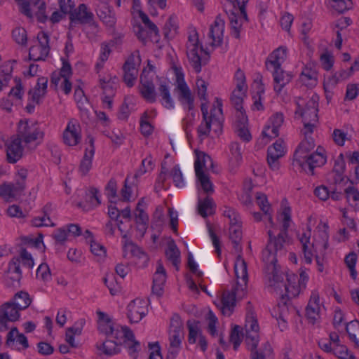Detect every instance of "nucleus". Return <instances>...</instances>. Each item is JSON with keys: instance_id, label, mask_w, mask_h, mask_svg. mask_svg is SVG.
Here are the masks:
<instances>
[{"instance_id": "15", "label": "nucleus", "mask_w": 359, "mask_h": 359, "mask_svg": "<svg viewBox=\"0 0 359 359\" xmlns=\"http://www.w3.org/2000/svg\"><path fill=\"white\" fill-rule=\"evenodd\" d=\"M139 91L142 97L147 102L153 103L156 100L157 93L152 80L149 78L148 74L144 69L140 75Z\"/></svg>"}, {"instance_id": "32", "label": "nucleus", "mask_w": 359, "mask_h": 359, "mask_svg": "<svg viewBox=\"0 0 359 359\" xmlns=\"http://www.w3.org/2000/svg\"><path fill=\"white\" fill-rule=\"evenodd\" d=\"M286 48L280 46L276 49L267 58L266 67L268 70L277 69L281 66V63L286 57Z\"/></svg>"}, {"instance_id": "60", "label": "nucleus", "mask_w": 359, "mask_h": 359, "mask_svg": "<svg viewBox=\"0 0 359 359\" xmlns=\"http://www.w3.org/2000/svg\"><path fill=\"white\" fill-rule=\"evenodd\" d=\"M353 72V71H351V67L347 70H341L340 72H339L338 76L337 78H335V77L330 78V79H329L328 81H327L324 84V88H325V91H327V89L329 87L330 83L334 85L340 79L341 80L347 79L352 75Z\"/></svg>"}, {"instance_id": "12", "label": "nucleus", "mask_w": 359, "mask_h": 359, "mask_svg": "<svg viewBox=\"0 0 359 359\" xmlns=\"http://www.w3.org/2000/svg\"><path fill=\"white\" fill-rule=\"evenodd\" d=\"M18 135L20 140L27 144L38 139L41 140L43 133L39 130L36 123L20 121L18 126Z\"/></svg>"}, {"instance_id": "11", "label": "nucleus", "mask_w": 359, "mask_h": 359, "mask_svg": "<svg viewBox=\"0 0 359 359\" xmlns=\"http://www.w3.org/2000/svg\"><path fill=\"white\" fill-rule=\"evenodd\" d=\"M326 161V156L321 151H317L307 154L304 159L299 158L294 161L293 164L302 168L306 172L313 175L314 168L323 165Z\"/></svg>"}, {"instance_id": "20", "label": "nucleus", "mask_w": 359, "mask_h": 359, "mask_svg": "<svg viewBox=\"0 0 359 359\" xmlns=\"http://www.w3.org/2000/svg\"><path fill=\"white\" fill-rule=\"evenodd\" d=\"M284 116L282 113L277 112L271 116L268 125L266 126L262 131V135L269 139L275 138L279 135V128L283 125Z\"/></svg>"}, {"instance_id": "9", "label": "nucleus", "mask_w": 359, "mask_h": 359, "mask_svg": "<svg viewBox=\"0 0 359 359\" xmlns=\"http://www.w3.org/2000/svg\"><path fill=\"white\" fill-rule=\"evenodd\" d=\"M20 310L11 302H8L0 306V332L10 328L9 323L20 318Z\"/></svg>"}, {"instance_id": "46", "label": "nucleus", "mask_w": 359, "mask_h": 359, "mask_svg": "<svg viewBox=\"0 0 359 359\" xmlns=\"http://www.w3.org/2000/svg\"><path fill=\"white\" fill-rule=\"evenodd\" d=\"M230 25L231 29V35L236 39H240V32L243 25V21L245 20L243 16L240 14L231 13L229 16Z\"/></svg>"}, {"instance_id": "19", "label": "nucleus", "mask_w": 359, "mask_h": 359, "mask_svg": "<svg viewBox=\"0 0 359 359\" xmlns=\"http://www.w3.org/2000/svg\"><path fill=\"white\" fill-rule=\"evenodd\" d=\"M70 20L72 22L78 21L82 24H90L95 29L97 25L93 21V14L88 11L86 5L80 4L77 9H74L70 14Z\"/></svg>"}, {"instance_id": "5", "label": "nucleus", "mask_w": 359, "mask_h": 359, "mask_svg": "<svg viewBox=\"0 0 359 359\" xmlns=\"http://www.w3.org/2000/svg\"><path fill=\"white\" fill-rule=\"evenodd\" d=\"M245 289L241 283H238L231 291L223 292L221 299V312L224 316H230L233 312L237 301L245 295Z\"/></svg>"}, {"instance_id": "8", "label": "nucleus", "mask_w": 359, "mask_h": 359, "mask_svg": "<svg viewBox=\"0 0 359 359\" xmlns=\"http://www.w3.org/2000/svg\"><path fill=\"white\" fill-rule=\"evenodd\" d=\"M198 35L196 31L191 32L188 37L187 43V55L189 61L194 69L195 72L198 73L201 71V58L198 55Z\"/></svg>"}, {"instance_id": "39", "label": "nucleus", "mask_w": 359, "mask_h": 359, "mask_svg": "<svg viewBox=\"0 0 359 359\" xmlns=\"http://www.w3.org/2000/svg\"><path fill=\"white\" fill-rule=\"evenodd\" d=\"M100 19L107 26L112 27L116 22L115 15L111 8L107 4H102L97 11Z\"/></svg>"}, {"instance_id": "38", "label": "nucleus", "mask_w": 359, "mask_h": 359, "mask_svg": "<svg viewBox=\"0 0 359 359\" xmlns=\"http://www.w3.org/2000/svg\"><path fill=\"white\" fill-rule=\"evenodd\" d=\"M74 96L81 116L88 118L90 115L89 109L91 107L87 98L83 95V90L80 88L75 90Z\"/></svg>"}, {"instance_id": "48", "label": "nucleus", "mask_w": 359, "mask_h": 359, "mask_svg": "<svg viewBox=\"0 0 359 359\" xmlns=\"http://www.w3.org/2000/svg\"><path fill=\"white\" fill-rule=\"evenodd\" d=\"M28 170L25 168L17 169L14 177V184L22 189L24 191L27 188V179L28 176Z\"/></svg>"}, {"instance_id": "51", "label": "nucleus", "mask_w": 359, "mask_h": 359, "mask_svg": "<svg viewBox=\"0 0 359 359\" xmlns=\"http://www.w3.org/2000/svg\"><path fill=\"white\" fill-rule=\"evenodd\" d=\"M243 334L242 333V328L239 325H235L230 334V341L233 345V349L236 351L242 342Z\"/></svg>"}, {"instance_id": "30", "label": "nucleus", "mask_w": 359, "mask_h": 359, "mask_svg": "<svg viewBox=\"0 0 359 359\" xmlns=\"http://www.w3.org/2000/svg\"><path fill=\"white\" fill-rule=\"evenodd\" d=\"M22 147L21 146V140L15 138L11 142L7 144L6 157L10 163H16L22 156Z\"/></svg>"}, {"instance_id": "18", "label": "nucleus", "mask_w": 359, "mask_h": 359, "mask_svg": "<svg viewBox=\"0 0 359 359\" xmlns=\"http://www.w3.org/2000/svg\"><path fill=\"white\" fill-rule=\"evenodd\" d=\"M320 298L317 291H313L306 307V316L313 325L320 318Z\"/></svg>"}, {"instance_id": "62", "label": "nucleus", "mask_w": 359, "mask_h": 359, "mask_svg": "<svg viewBox=\"0 0 359 359\" xmlns=\"http://www.w3.org/2000/svg\"><path fill=\"white\" fill-rule=\"evenodd\" d=\"M333 353L340 359H355L354 356L349 353L348 348L340 344L333 346Z\"/></svg>"}, {"instance_id": "24", "label": "nucleus", "mask_w": 359, "mask_h": 359, "mask_svg": "<svg viewBox=\"0 0 359 359\" xmlns=\"http://www.w3.org/2000/svg\"><path fill=\"white\" fill-rule=\"evenodd\" d=\"M302 132L305 136V138L299 144L297 149L295 151L294 154V161H297L299 158L304 159L306 157L308 153L315 147L314 140L311 137L313 132H308L305 126L302 130Z\"/></svg>"}, {"instance_id": "41", "label": "nucleus", "mask_w": 359, "mask_h": 359, "mask_svg": "<svg viewBox=\"0 0 359 359\" xmlns=\"http://www.w3.org/2000/svg\"><path fill=\"white\" fill-rule=\"evenodd\" d=\"M197 158L194 163L195 172H197L198 165L199 172H205L213 166L212 160L210 156L204 152H198L196 154Z\"/></svg>"}, {"instance_id": "16", "label": "nucleus", "mask_w": 359, "mask_h": 359, "mask_svg": "<svg viewBox=\"0 0 359 359\" xmlns=\"http://www.w3.org/2000/svg\"><path fill=\"white\" fill-rule=\"evenodd\" d=\"M224 20L219 16H217L214 23L210 25L208 37L212 41L210 43L212 47L220 46L223 42Z\"/></svg>"}, {"instance_id": "59", "label": "nucleus", "mask_w": 359, "mask_h": 359, "mask_svg": "<svg viewBox=\"0 0 359 359\" xmlns=\"http://www.w3.org/2000/svg\"><path fill=\"white\" fill-rule=\"evenodd\" d=\"M135 222L138 224L139 229L142 231H145L147 229V224L149 221L148 215L144 212L143 209L139 210H135Z\"/></svg>"}, {"instance_id": "22", "label": "nucleus", "mask_w": 359, "mask_h": 359, "mask_svg": "<svg viewBox=\"0 0 359 359\" xmlns=\"http://www.w3.org/2000/svg\"><path fill=\"white\" fill-rule=\"evenodd\" d=\"M79 125L69 121L63 132V142L65 144L73 147L77 145L81 139Z\"/></svg>"}, {"instance_id": "45", "label": "nucleus", "mask_w": 359, "mask_h": 359, "mask_svg": "<svg viewBox=\"0 0 359 359\" xmlns=\"http://www.w3.org/2000/svg\"><path fill=\"white\" fill-rule=\"evenodd\" d=\"M196 176L203 191L207 194H212L214 191L213 184L210 180L209 175L205 172H199V169L198 168Z\"/></svg>"}, {"instance_id": "3", "label": "nucleus", "mask_w": 359, "mask_h": 359, "mask_svg": "<svg viewBox=\"0 0 359 359\" xmlns=\"http://www.w3.org/2000/svg\"><path fill=\"white\" fill-rule=\"evenodd\" d=\"M274 273H271V275H267L269 279V287H273L276 291L280 295V300L278 303L279 307H282L283 311L287 308V303L291 298L296 297L299 293V289L298 287L291 285L290 284L286 285L284 280V274L283 273V278L281 280H278V277L273 276Z\"/></svg>"}, {"instance_id": "13", "label": "nucleus", "mask_w": 359, "mask_h": 359, "mask_svg": "<svg viewBox=\"0 0 359 359\" xmlns=\"http://www.w3.org/2000/svg\"><path fill=\"white\" fill-rule=\"evenodd\" d=\"M37 41L39 44L32 46L29 48V60L34 61L44 60L50 51L48 34L43 32H39L37 35Z\"/></svg>"}, {"instance_id": "17", "label": "nucleus", "mask_w": 359, "mask_h": 359, "mask_svg": "<svg viewBox=\"0 0 359 359\" xmlns=\"http://www.w3.org/2000/svg\"><path fill=\"white\" fill-rule=\"evenodd\" d=\"M24 191L13 182L4 183L0 185V197L7 202L19 200L24 196Z\"/></svg>"}, {"instance_id": "27", "label": "nucleus", "mask_w": 359, "mask_h": 359, "mask_svg": "<svg viewBox=\"0 0 359 359\" xmlns=\"http://www.w3.org/2000/svg\"><path fill=\"white\" fill-rule=\"evenodd\" d=\"M158 94L161 97V104L168 109H173L175 102L170 92V82L166 79H160L158 86Z\"/></svg>"}, {"instance_id": "40", "label": "nucleus", "mask_w": 359, "mask_h": 359, "mask_svg": "<svg viewBox=\"0 0 359 359\" xmlns=\"http://www.w3.org/2000/svg\"><path fill=\"white\" fill-rule=\"evenodd\" d=\"M256 201L260 209L264 212V215L267 217L268 221L271 226H273L274 223L272 219V210L271 205L268 201L267 196L263 193H257Z\"/></svg>"}, {"instance_id": "42", "label": "nucleus", "mask_w": 359, "mask_h": 359, "mask_svg": "<svg viewBox=\"0 0 359 359\" xmlns=\"http://www.w3.org/2000/svg\"><path fill=\"white\" fill-rule=\"evenodd\" d=\"M165 256L167 259L172 262L176 269L178 270L180 263V252L174 241H171L168 243V248L165 250Z\"/></svg>"}, {"instance_id": "43", "label": "nucleus", "mask_w": 359, "mask_h": 359, "mask_svg": "<svg viewBox=\"0 0 359 359\" xmlns=\"http://www.w3.org/2000/svg\"><path fill=\"white\" fill-rule=\"evenodd\" d=\"M32 13L34 12L37 18V20L40 22H45L48 20V17L46 15V4L40 0L35 1L34 3L31 4L30 6ZM33 15L32 14V17Z\"/></svg>"}, {"instance_id": "2", "label": "nucleus", "mask_w": 359, "mask_h": 359, "mask_svg": "<svg viewBox=\"0 0 359 359\" xmlns=\"http://www.w3.org/2000/svg\"><path fill=\"white\" fill-rule=\"evenodd\" d=\"M217 106H214L210 110V119L203 118L201 123L198 126L197 132L199 137L203 140L210 134L211 126L215 127V133L221 131L222 128V104L221 100L217 99Z\"/></svg>"}, {"instance_id": "6", "label": "nucleus", "mask_w": 359, "mask_h": 359, "mask_svg": "<svg viewBox=\"0 0 359 359\" xmlns=\"http://www.w3.org/2000/svg\"><path fill=\"white\" fill-rule=\"evenodd\" d=\"M172 69L176 76V90L178 93L177 98L182 105H187L188 109L189 111L192 110L194 107V97L184 81L182 68L173 66Z\"/></svg>"}, {"instance_id": "63", "label": "nucleus", "mask_w": 359, "mask_h": 359, "mask_svg": "<svg viewBox=\"0 0 359 359\" xmlns=\"http://www.w3.org/2000/svg\"><path fill=\"white\" fill-rule=\"evenodd\" d=\"M351 0H332L331 6L337 12L343 13L351 7Z\"/></svg>"}, {"instance_id": "44", "label": "nucleus", "mask_w": 359, "mask_h": 359, "mask_svg": "<svg viewBox=\"0 0 359 359\" xmlns=\"http://www.w3.org/2000/svg\"><path fill=\"white\" fill-rule=\"evenodd\" d=\"M248 88L236 87L231 96V102L235 109H243V98Z\"/></svg>"}, {"instance_id": "56", "label": "nucleus", "mask_w": 359, "mask_h": 359, "mask_svg": "<svg viewBox=\"0 0 359 359\" xmlns=\"http://www.w3.org/2000/svg\"><path fill=\"white\" fill-rule=\"evenodd\" d=\"M90 251L91 252L97 257V261H101L105 258L107 251L105 248L99 243H97L92 239L90 241Z\"/></svg>"}, {"instance_id": "23", "label": "nucleus", "mask_w": 359, "mask_h": 359, "mask_svg": "<svg viewBox=\"0 0 359 359\" xmlns=\"http://www.w3.org/2000/svg\"><path fill=\"white\" fill-rule=\"evenodd\" d=\"M146 315L144 302L135 299L128 305V318L131 323H137Z\"/></svg>"}, {"instance_id": "4", "label": "nucleus", "mask_w": 359, "mask_h": 359, "mask_svg": "<svg viewBox=\"0 0 359 359\" xmlns=\"http://www.w3.org/2000/svg\"><path fill=\"white\" fill-rule=\"evenodd\" d=\"M318 100L319 97L317 95H313L306 102L304 108L299 103H297L296 113L300 112L304 126L306 127L307 133L313 132L315 123L318 121Z\"/></svg>"}, {"instance_id": "37", "label": "nucleus", "mask_w": 359, "mask_h": 359, "mask_svg": "<svg viewBox=\"0 0 359 359\" xmlns=\"http://www.w3.org/2000/svg\"><path fill=\"white\" fill-rule=\"evenodd\" d=\"M317 71L308 65L302 70L300 74L301 82L308 87H313L317 84Z\"/></svg>"}, {"instance_id": "36", "label": "nucleus", "mask_w": 359, "mask_h": 359, "mask_svg": "<svg viewBox=\"0 0 359 359\" xmlns=\"http://www.w3.org/2000/svg\"><path fill=\"white\" fill-rule=\"evenodd\" d=\"M229 238L233 245L235 250L241 252L242 250L240 245L242 239L241 222L233 223L229 226Z\"/></svg>"}, {"instance_id": "64", "label": "nucleus", "mask_w": 359, "mask_h": 359, "mask_svg": "<svg viewBox=\"0 0 359 359\" xmlns=\"http://www.w3.org/2000/svg\"><path fill=\"white\" fill-rule=\"evenodd\" d=\"M170 176L172 178L175 185L177 187H182L184 185L182 173L178 165L173 167L170 171Z\"/></svg>"}, {"instance_id": "25", "label": "nucleus", "mask_w": 359, "mask_h": 359, "mask_svg": "<svg viewBox=\"0 0 359 359\" xmlns=\"http://www.w3.org/2000/svg\"><path fill=\"white\" fill-rule=\"evenodd\" d=\"M299 242L302 245L304 259L306 263L311 264L313 257V243L310 242L311 236V229L310 226H307V229L302 233L297 235Z\"/></svg>"}, {"instance_id": "33", "label": "nucleus", "mask_w": 359, "mask_h": 359, "mask_svg": "<svg viewBox=\"0 0 359 359\" xmlns=\"http://www.w3.org/2000/svg\"><path fill=\"white\" fill-rule=\"evenodd\" d=\"M270 71L273 76L274 90L280 93L283 88L291 81L292 75L289 72H284L280 67Z\"/></svg>"}, {"instance_id": "55", "label": "nucleus", "mask_w": 359, "mask_h": 359, "mask_svg": "<svg viewBox=\"0 0 359 359\" xmlns=\"http://www.w3.org/2000/svg\"><path fill=\"white\" fill-rule=\"evenodd\" d=\"M180 333H184L183 323L180 316L174 314L170 319L169 334H180Z\"/></svg>"}, {"instance_id": "7", "label": "nucleus", "mask_w": 359, "mask_h": 359, "mask_svg": "<svg viewBox=\"0 0 359 359\" xmlns=\"http://www.w3.org/2000/svg\"><path fill=\"white\" fill-rule=\"evenodd\" d=\"M122 237L126 239L123 244V257H133L135 264L138 267H145L149 262L148 255L140 247L129 241L126 233H123Z\"/></svg>"}, {"instance_id": "57", "label": "nucleus", "mask_w": 359, "mask_h": 359, "mask_svg": "<svg viewBox=\"0 0 359 359\" xmlns=\"http://www.w3.org/2000/svg\"><path fill=\"white\" fill-rule=\"evenodd\" d=\"M24 92L20 83H16L15 86L10 90L8 97L11 98L15 104H20Z\"/></svg>"}, {"instance_id": "28", "label": "nucleus", "mask_w": 359, "mask_h": 359, "mask_svg": "<svg viewBox=\"0 0 359 359\" xmlns=\"http://www.w3.org/2000/svg\"><path fill=\"white\" fill-rule=\"evenodd\" d=\"M97 314L98 330L107 336L113 335L114 338L118 339V331L114 330L113 323L108 315L102 311H97Z\"/></svg>"}, {"instance_id": "54", "label": "nucleus", "mask_w": 359, "mask_h": 359, "mask_svg": "<svg viewBox=\"0 0 359 359\" xmlns=\"http://www.w3.org/2000/svg\"><path fill=\"white\" fill-rule=\"evenodd\" d=\"M213 204L212 199L207 196L204 200H199L198 212L203 217H206L210 213Z\"/></svg>"}, {"instance_id": "52", "label": "nucleus", "mask_w": 359, "mask_h": 359, "mask_svg": "<svg viewBox=\"0 0 359 359\" xmlns=\"http://www.w3.org/2000/svg\"><path fill=\"white\" fill-rule=\"evenodd\" d=\"M97 347L107 355H112L119 352L117 344L112 340H106L100 346H97Z\"/></svg>"}, {"instance_id": "21", "label": "nucleus", "mask_w": 359, "mask_h": 359, "mask_svg": "<svg viewBox=\"0 0 359 359\" xmlns=\"http://www.w3.org/2000/svg\"><path fill=\"white\" fill-rule=\"evenodd\" d=\"M166 271L161 260L157 262L156 271L153 277L152 292L160 297L163 293V287L166 281Z\"/></svg>"}, {"instance_id": "35", "label": "nucleus", "mask_w": 359, "mask_h": 359, "mask_svg": "<svg viewBox=\"0 0 359 359\" xmlns=\"http://www.w3.org/2000/svg\"><path fill=\"white\" fill-rule=\"evenodd\" d=\"M184 339V333L180 334H169V346L166 359H175L181 348L182 341Z\"/></svg>"}, {"instance_id": "47", "label": "nucleus", "mask_w": 359, "mask_h": 359, "mask_svg": "<svg viewBox=\"0 0 359 359\" xmlns=\"http://www.w3.org/2000/svg\"><path fill=\"white\" fill-rule=\"evenodd\" d=\"M20 311L27 309L31 304V299L28 293L20 292L17 293L11 301Z\"/></svg>"}, {"instance_id": "50", "label": "nucleus", "mask_w": 359, "mask_h": 359, "mask_svg": "<svg viewBox=\"0 0 359 359\" xmlns=\"http://www.w3.org/2000/svg\"><path fill=\"white\" fill-rule=\"evenodd\" d=\"M99 190L95 187H90L86 192V202L90 208L97 207L101 203Z\"/></svg>"}, {"instance_id": "26", "label": "nucleus", "mask_w": 359, "mask_h": 359, "mask_svg": "<svg viewBox=\"0 0 359 359\" xmlns=\"http://www.w3.org/2000/svg\"><path fill=\"white\" fill-rule=\"evenodd\" d=\"M285 154L284 147L280 142H276L268 148L267 161L273 170H278L279 168L278 160Z\"/></svg>"}, {"instance_id": "61", "label": "nucleus", "mask_w": 359, "mask_h": 359, "mask_svg": "<svg viewBox=\"0 0 359 359\" xmlns=\"http://www.w3.org/2000/svg\"><path fill=\"white\" fill-rule=\"evenodd\" d=\"M12 36L14 41L20 45H25L27 41L26 30L22 27H16L13 30Z\"/></svg>"}, {"instance_id": "34", "label": "nucleus", "mask_w": 359, "mask_h": 359, "mask_svg": "<svg viewBox=\"0 0 359 359\" xmlns=\"http://www.w3.org/2000/svg\"><path fill=\"white\" fill-rule=\"evenodd\" d=\"M251 347L248 349L250 353V359H267L273 354V348L271 344L266 341L259 348L255 347V344H251Z\"/></svg>"}, {"instance_id": "10", "label": "nucleus", "mask_w": 359, "mask_h": 359, "mask_svg": "<svg viewBox=\"0 0 359 359\" xmlns=\"http://www.w3.org/2000/svg\"><path fill=\"white\" fill-rule=\"evenodd\" d=\"M259 327L255 313L252 311H248L245 325V344L248 349L251 347V344H255V347H257L259 341Z\"/></svg>"}, {"instance_id": "1", "label": "nucleus", "mask_w": 359, "mask_h": 359, "mask_svg": "<svg viewBox=\"0 0 359 359\" xmlns=\"http://www.w3.org/2000/svg\"><path fill=\"white\" fill-rule=\"evenodd\" d=\"M290 208H285L283 212V225L278 233L276 232L275 224L268 231L269 241L266 248L262 252V259L266 264L267 275L273 273L277 280L283 278V273L276 265L278 257L284 255L286 252V245L289 243L287 230L291 222Z\"/></svg>"}, {"instance_id": "14", "label": "nucleus", "mask_w": 359, "mask_h": 359, "mask_svg": "<svg viewBox=\"0 0 359 359\" xmlns=\"http://www.w3.org/2000/svg\"><path fill=\"white\" fill-rule=\"evenodd\" d=\"M135 57L137 58L138 62L140 63V53L138 50H136L135 53L131 54L123 66V80L128 87L134 86L138 75V70L136 67Z\"/></svg>"}, {"instance_id": "53", "label": "nucleus", "mask_w": 359, "mask_h": 359, "mask_svg": "<svg viewBox=\"0 0 359 359\" xmlns=\"http://www.w3.org/2000/svg\"><path fill=\"white\" fill-rule=\"evenodd\" d=\"M346 332L351 340L356 344L359 342V322L354 320L348 323L346 327Z\"/></svg>"}, {"instance_id": "29", "label": "nucleus", "mask_w": 359, "mask_h": 359, "mask_svg": "<svg viewBox=\"0 0 359 359\" xmlns=\"http://www.w3.org/2000/svg\"><path fill=\"white\" fill-rule=\"evenodd\" d=\"M234 271L237 279L236 285L240 283L243 285V287L246 288L248 280V266L247 263L241 255H238L236 257L234 264Z\"/></svg>"}, {"instance_id": "49", "label": "nucleus", "mask_w": 359, "mask_h": 359, "mask_svg": "<svg viewBox=\"0 0 359 359\" xmlns=\"http://www.w3.org/2000/svg\"><path fill=\"white\" fill-rule=\"evenodd\" d=\"M178 29L176 18L170 16L165 22L163 28L165 37L172 38L177 34Z\"/></svg>"}, {"instance_id": "58", "label": "nucleus", "mask_w": 359, "mask_h": 359, "mask_svg": "<svg viewBox=\"0 0 359 359\" xmlns=\"http://www.w3.org/2000/svg\"><path fill=\"white\" fill-rule=\"evenodd\" d=\"M223 215L229 220V226L233 223L241 222V217L238 212L233 208L224 206Z\"/></svg>"}, {"instance_id": "31", "label": "nucleus", "mask_w": 359, "mask_h": 359, "mask_svg": "<svg viewBox=\"0 0 359 359\" xmlns=\"http://www.w3.org/2000/svg\"><path fill=\"white\" fill-rule=\"evenodd\" d=\"M89 146L86 148L84 156L81 161L79 170L82 175L88 172L92 167V160L95 154L94 139L88 137Z\"/></svg>"}]
</instances>
